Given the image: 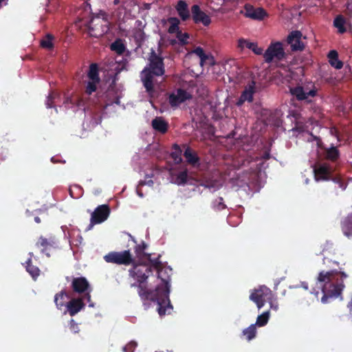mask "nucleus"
I'll return each instance as SVG.
<instances>
[{
  "instance_id": "de8ad7c7",
  "label": "nucleus",
  "mask_w": 352,
  "mask_h": 352,
  "mask_svg": "<svg viewBox=\"0 0 352 352\" xmlns=\"http://www.w3.org/2000/svg\"><path fill=\"white\" fill-rule=\"evenodd\" d=\"M69 329L72 332L76 333L79 331V327L78 324L74 319H71L69 321Z\"/></svg>"
},
{
  "instance_id": "7c9ffc66",
  "label": "nucleus",
  "mask_w": 352,
  "mask_h": 352,
  "mask_svg": "<svg viewBox=\"0 0 352 352\" xmlns=\"http://www.w3.org/2000/svg\"><path fill=\"white\" fill-rule=\"evenodd\" d=\"M326 159L331 162L337 161L340 157V151L336 146L327 148L325 152Z\"/></svg>"
},
{
  "instance_id": "9b49d317",
  "label": "nucleus",
  "mask_w": 352,
  "mask_h": 352,
  "mask_svg": "<svg viewBox=\"0 0 352 352\" xmlns=\"http://www.w3.org/2000/svg\"><path fill=\"white\" fill-rule=\"evenodd\" d=\"M241 13L247 18L258 21L263 20L267 16V12L263 8H255L249 3L244 6V10Z\"/></svg>"
},
{
  "instance_id": "20e7f679",
  "label": "nucleus",
  "mask_w": 352,
  "mask_h": 352,
  "mask_svg": "<svg viewBox=\"0 0 352 352\" xmlns=\"http://www.w3.org/2000/svg\"><path fill=\"white\" fill-rule=\"evenodd\" d=\"M314 177L316 181L332 180L339 184V187L344 190L346 185L340 177H333L331 166L327 163H318L313 166Z\"/></svg>"
},
{
  "instance_id": "6e6d98bb",
  "label": "nucleus",
  "mask_w": 352,
  "mask_h": 352,
  "mask_svg": "<svg viewBox=\"0 0 352 352\" xmlns=\"http://www.w3.org/2000/svg\"><path fill=\"white\" fill-rule=\"evenodd\" d=\"M137 193L140 197H143V193L139 189H137Z\"/></svg>"
},
{
  "instance_id": "bb28decb",
  "label": "nucleus",
  "mask_w": 352,
  "mask_h": 352,
  "mask_svg": "<svg viewBox=\"0 0 352 352\" xmlns=\"http://www.w3.org/2000/svg\"><path fill=\"white\" fill-rule=\"evenodd\" d=\"M69 298V295L65 290L57 293L54 296V302L57 309H62L63 307H66L67 302L65 299H68Z\"/></svg>"
},
{
  "instance_id": "aec40b11",
  "label": "nucleus",
  "mask_w": 352,
  "mask_h": 352,
  "mask_svg": "<svg viewBox=\"0 0 352 352\" xmlns=\"http://www.w3.org/2000/svg\"><path fill=\"white\" fill-rule=\"evenodd\" d=\"M291 94L296 96L298 100H304L308 98L309 96L314 97L316 95V89H313L308 92L304 91L303 87L298 86L290 89Z\"/></svg>"
},
{
  "instance_id": "f3484780",
  "label": "nucleus",
  "mask_w": 352,
  "mask_h": 352,
  "mask_svg": "<svg viewBox=\"0 0 352 352\" xmlns=\"http://www.w3.org/2000/svg\"><path fill=\"white\" fill-rule=\"evenodd\" d=\"M142 81L147 92H152L154 89V74L144 67L142 73Z\"/></svg>"
},
{
  "instance_id": "a18cd8bd",
  "label": "nucleus",
  "mask_w": 352,
  "mask_h": 352,
  "mask_svg": "<svg viewBox=\"0 0 352 352\" xmlns=\"http://www.w3.org/2000/svg\"><path fill=\"white\" fill-rule=\"evenodd\" d=\"M56 96H57V94L54 93V92H52V93H50L49 94V96H47L46 102H45L47 108H52V107H54V104H54V100L55 99Z\"/></svg>"
},
{
  "instance_id": "4d7b16f0",
  "label": "nucleus",
  "mask_w": 352,
  "mask_h": 352,
  "mask_svg": "<svg viewBox=\"0 0 352 352\" xmlns=\"http://www.w3.org/2000/svg\"><path fill=\"white\" fill-rule=\"evenodd\" d=\"M150 7H151V5L149 3H145L144 4V8L145 9L148 10V9H150Z\"/></svg>"
},
{
  "instance_id": "4c0bfd02",
  "label": "nucleus",
  "mask_w": 352,
  "mask_h": 352,
  "mask_svg": "<svg viewBox=\"0 0 352 352\" xmlns=\"http://www.w3.org/2000/svg\"><path fill=\"white\" fill-rule=\"evenodd\" d=\"M345 21L342 16H338L333 21V25L338 29V32L340 34L344 33L346 30L344 27Z\"/></svg>"
},
{
  "instance_id": "f704fd0d",
  "label": "nucleus",
  "mask_w": 352,
  "mask_h": 352,
  "mask_svg": "<svg viewBox=\"0 0 352 352\" xmlns=\"http://www.w3.org/2000/svg\"><path fill=\"white\" fill-rule=\"evenodd\" d=\"M54 36L52 34H46V36L41 41V46L47 50H52L54 48Z\"/></svg>"
},
{
  "instance_id": "6ab92c4d",
  "label": "nucleus",
  "mask_w": 352,
  "mask_h": 352,
  "mask_svg": "<svg viewBox=\"0 0 352 352\" xmlns=\"http://www.w3.org/2000/svg\"><path fill=\"white\" fill-rule=\"evenodd\" d=\"M89 287V282L85 277L74 278L72 281V288L74 292L84 293L87 291Z\"/></svg>"
},
{
  "instance_id": "0e129e2a",
  "label": "nucleus",
  "mask_w": 352,
  "mask_h": 352,
  "mask_svg": "<svg viewBox=\"0 0 352 352\" xmlns=\"http://www.w3.org/2000/svg\"><path fill=\"white\" fill-rule=\"evenodd\" d=\"M3 0H0V3L2 2Z\"/></svg>"
},
{
  "instance_id": "ea45409f",
  "label": "nucleus",
  "mask_w": 352,
  "mask_h": 352,
  "mask_svg": "<svg viewBox=\"0 0 352 352\" xmlns=\"http://www.w3.org/2000/svg\"><path fill=\"white\" fill-rule=\"evenodd\" d=\"M269 318L270 311H265L257 317L255 324L258 327H263L267 323Z\"/></svg>"
},
{
  "instance_id": "c85d7f7f",
  "label": "nucleus",
  "mask_w": 352,
  "mask_h": 352,
  "mask_svg": "<svg viewBox=\"0 0 352 352\" xmlns=\"http://www.w3.org/2000/svg\"><path fill=\"white\" fill-rule=\"evenodd\" d=\"M328 58L330 65L336 69H340L343 67V63L338 59V54L336 50H331Z\"/></svg>"
},
{
  "instance_id": "5fc2aeb1",
  "label": "nucleus",
  "mask_w": 352,
  "mask_h": 352,
  "mask_svg": "<svg viewBox=\"0 0 352 352\" xmlns=\"http://www.w3.org/2000/svg\"><path fill=\"white\" fill-rule=\"evenodd\" d=\"M34 221H35V222H36V223H41V219H40L38 217H34Z\"/></svg>"
},
{
  "instance_id": "b1692460",
  "label": "nucleus",
  "mask_w": 352,
  "mask_h": 352,
  "mask_svg": "<svg viewBox=\"0 0 352 352\" xmlns=\"http://www.w3.org/2000/svg\"><path fill=\"white\" fill-rule=\"evenodd\" d=\"M341 229L344 236H352V212L342 220Z\"/></svg>"
},
{
  "instance_id": "72a5a7b5",
  "label": "nucleus",
  "mask_w": 352,
  "mask_h": 352,
  "mask_svg": "<svg viewBox=\"0 0 352 352\" xmlns=\"http://www.w3.org/2000/svg\"><path fill=\"white\" fill-rule=\"evenodd\" d=\"M160 257L161 256L158 255L157 258H153L151 254H148L144 259L148 261V263L147 264L151 267V270L153 267L156 270L163 265L160 261Z\"/></svg>"
},
{
  "instance_id": "a878e982",
  "label": "nucleus",
  "mask_w": 352,
  "mask_h": 352,
  "mask_svg": "<svg viewBox=\"0 0 352 352\" xmlns=\"http://www.w3.org/2000/svg\"><path fill=\"white\" fill-rule=\"evenodd\" d=\"M152 126L161 133H165L168 131V123L161 117H157L152 120Z\"/></svg>"
},
{
  "instance_id": "393cba45",
  "label": "nucleus",
  "mask_w": 352,
  "mask_h": 352,
  "mask_svg": "<svg viewBox=\"0 0 352 352\" xmlns=\"http://www.w3.org/2000/svg\"><path fill=\"white\" fill-rule=\"evenodd\" d=\"M29 255L30 258L25 262V269L26 271L32 277V278L36 280L39 276L41 271L38 267L32 264V257L33 256V253L30 252Z\"/></svg>"
},
{
  "instance_id": "052dcab7",
  "label": "nucleus",
  "mask_w": 352,
  "mask_h": 352,
  "mask_svg": "<svg viewBox=\"0 0 352 352\" xmlns=\"http://www.w3.org/2000/svg\"><path fill=\"white\" fill-rule=\"evenodd\" d=\"M145 184V182H142L141 181L140 183H139V186H144Z\"/></svg>"
},
{
  "instance_id": "4468645a",
  "label": "nucleus",
  "mask_w": 352,
  "mask_h": 352,
  "mask_svg": "<svg viewBox=\"0 0 352 352\" xmlns=\"http://www.w3.org/2000/svg\"><path fill=\"white\" fill-rule=\"evenodd\" d=\"M190 98L191 96L186 90L178 89L176 93H172L169 95L168 102L171 107H177Z\"/></svg>"
},
{
  "instance_id": "c03bdc74",
  "label": "nucleus",
  "mask_w": 352,
  "mask_h": 352,
  "mask_svg": "<svg viewBox=\"0 0 352 352\" xmlns=\"http://www.w3.org/2000/svg\"><path fill=\"white\" fill-rule=\"evenodd\" d=\"M177 38L179 41V44L182 45H184L188 43V39L189 38V34L188 33H182V32H178L177 34Z\"/></svg>"
},
{
  "instance_id": "412c9836",
  "label": "nucleus",
  "mask_w": 352,
  "mask_h": 352,
  "mask_svg": "<svg viewBox=\"0 0 352 352\" xmlns=\"http://www.w3.org/2000/svg\"><path fill=\"white\" fill-rule=\"evenodd\" d=\"M184 156L188 164L194 167L199 166L200 158L197 152L192 150L190 146H186L184 152Z\"/></svg>"
},
{
  "instance_id": "bf43d9fd",
  "label": "nucleus",
  "mask_w": 352,
  "mask_h": 352,
  "mask_svg": "<svg viewBox=\"0 0 352 352\" xmlns=\"http://www.w3.org/2000/svg\"><path fill=\"white\" fill-rule=\"evenodd\" d=\"M311 293L314 294H315V296L318 298V294H319V292H318V291H317V292H311Z\"/></svg>"
},
{
  "instance_id": "6e6552de",
  "label": "nucleus",
  "mask_w": 352,
  "mask_h": 352,
  "mask_svg": "<svg viewBox=\"0 0 352 352\" xmlns=\"http://www.w3.org/2000/svg\"><path fill=\"white\" fill-rule=\"evenodd\" d=\"M104 260L109 263L129 265L133 263L134 258L130 250H127L122 252H110L104 256Z\"/></svg>"
},
{
  "instance_id": "13d9d810",
  "label": "nucleus",
  "mask_w": 352,
  "mask_h": 352,
  "mask_svg": "<svg viewBox=\"0 0 352 352\" xmlns=\"http://www.w3.org/2000/svg\"><path fill=\"white\" fill-rule=\"evenodd\" d=\"M120 0H113V5L117 6L120 3Z\"/></svg>"
},
{
  "instance_id": "8fccbe9b",
  "label": "nucleus",
  "mask_w": 352,
  "mask_h": 352,
  "mask_svg": "<svg viewBox=\"0 0 352 352\" xmlns=\"http://www.w3.org/2000/svg\"><path fill=\"white\" fill-rule=\"evenodd\" d=\"M268 302L270 305V308L271 309H274L275 311L278 310V305L277 302H276L274 300V298L272 300L271 302Z\"/></svg>"
},
{
  "instance_id": "0eeeda50",
  "label": "nucleus",
  "mask_w": 352,
  "mask_h": 352,
  "mask_svg": "<svg viewBox=\"0 0 352 352\" xmlns=\"http://www.w3.org/2000/svg\"><path fill=\"white\" fill-rule=\"evenodd\" d=\"M148 63L145 68L151 71L155 76H162L165 74L164 58L154 50H151L148 58Z\"/></svg>"
},
{
  "instance_id": "09e8293b",
  "label": "nucleus",
  "mask_w": 352,
  "mask_h": 352,
  "mask_svg": "<svg viewBox=\"0 0 352 352\" xmlns=\"http://www.w3.org/2000/svg\"><path fill=\"white\" fill-rule=\"evenodd\" d=\"M120 97H119V96H115V98H114L112 100H111L109 99V102L107 104V106H108V105H111V104H114V103H115V104H120Z\"/></svg>"
},
{
  "instance_id": "37998d69",
  "label": "nucleus",
  "mask_w": 352,
  "mask_h": 352,
  "mask_svg": "<svg viewBox=\"0 0 352 352\" xmlns=\"http://www.w3.org/2000/svg\"><path fill=\"white\" fill-rule=\"evenodd\" d=\"M100 81L91 80L88 82L85 92L87 95H91L93 92L96 90V85Z\"/></svg>"
},
{
  "instance_id": "79ce46f5",
  "label": "nucleus",
  "mask_w": 352,
  "mask_h": 352,
  "mask_svg": "<svg viewBox=\"0 0 352 352\" xmlns=\"http://www.w3.org/2000/svg\"><path fill=\"white\" fill-rule=\"evenodd\" d=\"M188 173L187 170H184L179 173L175 178V183L178 185H184L187 182Z\"/></svg>"
},
{
  "instance_id": "ddd939ff",
  "label": "nucleus",
  "mask_w": 352,
  "mask_h": 352,
  "mask_svg": "<svg viewBox=\"0 0 352 352\" xmlns=\"http://www.w3.org/2000/svg\"><path fill=\"white\" fill-rule=\"evenodd\" d=\"M56 245V240L55 236H50L48 238L41 236L35 245L37 248L41 250V253L46 254L47 256H50L47 250L52 248H54Z\"/></svg>"
},
{
  "instance_id": "dca6fc26",
  "label": "nucleus",
  "mask_w": 352,
  "mask_h": 352,
  "mask_svg": "<svg viewBox=\"0 0 352 352\" xmlns=\"http://www.w3.org/2000/svg\"><path fill=\"white\" fill-rule=\"evenodd\" d=\"M85 305L82 298H72L67 302V309L65 311L64 314L68 312L71 316H74L83 309Z\"/></svg>"
},
{
  "instance_id": "3c124183",
  "label": "nucleus",
  "mask_w": 352,
  "mask_h": 352,
  "mask_svg": "<svg viewBox=\"0 0 352 352\" xmlns=\"http://www.w3.org/2000/svg\"><path fill=\"white\" fill-rule=\"evenodd\" d=\"M116 93L113 88H109L108 89L107 91V97L109 98L111 95H115Z\"/></svg>"
},
{
  "instance_id": "7ed1b4c3",
  "label": "nucleus",
  "mask_w": 352,
  "mask_h": 352,
  "mask_svg": "<svg viewBox=\"0 0 352 352\" xmlns=\"http://www.w3.org/2000/svg\"><path fill=\"white\" fill-rule=\"evenodd\" d=\"M131 265L132 267L129 269V274L137 281L131 287L138 288V293L142 300L151 301L152 290L148 289L146 285V280L152 274L151 267L146 263L136 262L135 260Z\"/></svg>"
},
{
  "instance_id": "f8f14e48",
  "label": "nucleus",
  "mask_w": 352,
  "mask_h": 352,
  "mask_svg": "<svg viewBox=\"0 0 352 352\" xmlns=\"http://www.w3.org/2000/svg\"><path fill=\"white\" fill-rule=\"evenodd\" d=\"M191 15L195 23H202L208 26L211 23L210 17L201 10L199 5L195 4L191 7Z\"/></svg>"
},
{
  "instance_id": "9d476101",
  "label": "nucleus",
  "mask_w": 352,
  "mask_h": 352,
  "mask_svg": "<svg viewBox=\"0 0 352 352\" xmlns=\"http://www.w3.org/2000/svg\"><path fill=\"white\" fill-rule=\"evenodd\" d=\"M110 211V208L107 204L98 206L91 213V225L101 223L107 220Z\"/></svg>"
},
{
  "instance_id": "49530a36",
  "label": "nucleus",
  "mask_w": 352,
  "mask_h": 352,
  "mask_svg": "<svg viewBox=\"0 0 352 352\" xmlns=\"http://www.w3.org/2000/svg\"><path fill=\"white\" fill-rule=\"evenodd\" d=\"M138 344L135 341L129 342L126 345L123 347L124 352H133Z\"/></svg>"
},
{
  "instance_id": "39448f33",
  "label": "nucleus",
  "mask_w": 352,
  "mask_h": 352,
  "mask_svg": "<svg viewBox=\"0 0 352 352\" xmlns=\"http://www.w3.org/2000/svg\"><path fill=\"white\" fill-rule=\"evenodd\" d=\"M91 36L99 38L109 31L108 22L100 16L92 17L88 22H85Z\"/></svg>"
},
{
  "instance_id": "a19ab883",
  "label": "nucleus",
  "mask_w": 352,
  "mask_h": 352,
  "mask_svg": "<svg viewBox=\"0 0 352 352\" xmlns=\"http://www.w3.org/2000/svg\"><path fill=\"white\" fill-rule=\"evenodd\" d=\"M193 53H195L197 56L200 58V63L201 65L206 61L207 59L209 58V56L206 54L204 50L201 47H197L193 50Z\"/></svg>"
},
{
  "instance_id": "5701e85b",
  "label": "nucleus",
  "mask_w": 352,
  "mask_h": 352,
  "mask_svg": "<svg viewBox=\"0 0 352 352\" xmlns=\"http://www.w3.org/2000/svg\"><path fill=\"white\" fill-rule=\"evenodd\" d=\"M175 9L182 21H186L190 19V12L188 8V4L185 1L179 0L175 6Z\"/></svg>"
},
{
  "instance_id": "cd10ccee",
  "label": "nucleus",
  "mask_w": 352,
  "mask_h": 352,
  "mask_svg": "<svg viewBox=\"0 0 352 352\" xmlns=\"http://www.w3.org/2000/svg\"><path fill=\"white\" fill-rule=\"evenodd\" d=\"M126 45L124 41L121 38H116L111 45L110 50L116 52L118 55H122L126 51Z\"/></svg>"
},
{
  "instance_id": "473e14b6",
  "label": "nucleus",
  "mask_w": 352,
  "mask_h": 352,
  "mask_svg": "<svg viewBox=\"0 0 352 352\" xmlns=\"http://www.w3.org/2000/svg\"><path fill=\"white\" fill-rule=\"evenodd\" d=\"M87 76L91 80L100 81L98 67L97 64L92 63L90 65Z\"/></svg>"
},
{
  "instance_id": "e2e57ef3",
  "label": "nucleus",
  "mask_w": 352,
  "mask_h": 352,
  "mask_svg": "<svg viewBox=\"0 0 352 352\" xmlns=\"http://www.w3.org/2000/svg\"><path fill=\"white\" fill-rule=\"evenodd\" d=\"M143 34H144V32H142L140 31V35H142Z\"/></svg>"
},
{
  "instance_id": "c756f323",
  "label": "nucleus",
  "mask_w": 352,
  "mask_h": 352,
  "mask_svg": "<svg viewBox=\"0 0 352 352\" xmlns=\"http://www.w3.org/2000/svg\"><path fill=\"white\" fill-rule=\"evenodd\" d=\"M147 248V245L145 242L142 241L141 243L135 245L134 251L136 254L137 258L139 260H143L146 257L149 253L145 252V250Z\"/></svg>"
},
{
  "instance_id": "a211bd4d",
  "label": "nucleus",
  "mask_w": 352,
  "mask_h": 352,
  "mask_svg": "<svg viewBox=\"0 0 352 352\" xmlns=\"http://www.w3.org/2000/svg\"><path fill=\"white\" fill-rule=\"evenodd\" d=\"M254 93V82H252V85H250L246 87L242 91L239 98L236 102V106H242L245 102H252L253 101V95Z\"/></svg>"
},
{
  "instance_id": "423d86ee",
  "label": "nucleus",
  "mask_w": 352,
  "mask_h": 352,
  "mask_svg": "<svg viewBox=\"0 0 352 352\" xmlns=\"http://www.w3.org/2000/svg\"><path fill=\"white\" fill-rule=\"evenodd\" d=\"M273 298L272 290L264 285L254 289L250 295V299L256 303L258 309L264 306L265 302H271Z\"/></svg>"
},
{
  "instance_id": "f257e3e1",
  "label": "nucleus",
  "mask_w": 352,
  "mask_h": 352,
  "mask_svg": "<svg viewBox=\"0 0 352 352\" xmlns=\"http://www.w3.org/2000/svg\"><path fill=\"white\" fill-rule=\"evenodd\" d=\"M347 277L348 275L345 272L337 270L320 272L317 281L320 284L323 294L321 302L326 304L329 302V299L341 296L345 288L343 280Z\"/></svg>"
},
{
  "instance_id": "1a4fd4ad",
  "label": "nucleus",
  "mask_w": 352,
  "mask_h": 352,
  "mask_svg": "<svg viewBox=\"0 0 352 352\" xmlns=\"http://www.w3.org/2000/svg\"><path fill=\"white\" fill-rule=\"evenodd\" d=\"M265 61L267 63L274 60L280 61L285 57V52L280 42L271 43L263 54Z\"/></svg>"
},
{
  "instance_id": "2f4dec72",
  "label": "nucleus",
  "mask_w": 352,
  "mask_h": 352,
  "mask_svg": "<svg viewBox=\"0 0 352 352\" xmlns=\"http://www.w3.org/2000/svg\"><path fill=\"white\" fill-rule=\"evenodd\" d=\"M173 151L170 153V156L176 164H179L182 162V151L180 148V146L177 144H174L173 145Z\"/></svg>"
},
{
  "instance_id": "4be33fe9",
  "label": "nucleus",
  "mask_w": 352,
  "mask_h": 352,
  "mask_svg": "<svg viewBox=\"0 0 352 352\" xmlns=\"http://www.w3.org/2000/svg\"><path fill=\"white\" fill-rule=\"evenodd\" d=\"M238 47L241 50L245 47L251 50L255 54L261 55L263 54V49L259 47L256 43L250 42L245 38H240L238 41Z\"/></svg>"
},
{
  "instance_id": "58836bf2",
  "label": "nucleus",
  "mask_w": 352,
  "mask_h": 352,
  "mask_svg": "<svg viewBox=\"0 0 352 352\" xmlns=\"http://www.w3.org/2000/svg\"><path fill=\"white\" fill-rule=\"evenodd\" d=\"M212 208L214 210L221 211L226 209L227 206L224 203L223 198L222 197H218L212 201Z\"/></svg>"
},
{
  "instance_id": "680f3d73",
  "label": "nucleus",
  "mask_w": 352,
  "mask_h": 352,
  "mask_svg": "<svg viewBox=\"0 0 352 352\" xmlns=\"http://www.w3.org/2000/svg\"><path fill=\"white\" fill-rule=\"evenodd\" d=\"M69 194H70L71 197H74L73 192L71 189H69Z\"/></svg>"
},
{
  "instance_id": "603ef678",
  "label": "nucleus",
  "mask_w": 352,
  "mask_h": 352,
  "mask_svg": "<svg viewBox=\"0 0 352 352\" xmlns=\"http://www.w3.org/2000/svg\"><path fill=\"white\" fill-rule=\"evenodd\" d=\"M85 299L87 300L88 302H91V295L89 293L86 294ZM89 306L93 307L94 305L92 303H90Z\"/></svg>"
},
{
  "instance_id": "c9c22d12",
  "label": "nucleus",
  "mask_w": 352,
  "mask_h": 352,
  "mask_svg": "<svg viewBox=\"0 0 352 352\" xmlns=\"http://www.w3.org/2000/svg\"><path fill=\"white\" fill-rule=\"evenodd\" d=\"M256 335V324H251L248 328L243 329V336L245 337L246 340L250 341L254 339Z\"/></svg>"
},
{
  "instance_id": "864d4df0",
  "label": "nucleus",
  "mask_w": 352,
  "mask_h": 352,
  "mask_svg": "<svg viewBox=\"0 0 352 352\" xmlns=\"http://www.w3.org/2000/svg\"><path fill=\"white\" fill-rule=\"evenodd\" d=\"M301 287L304 288L305 289H308V284L305 282H302L301 283Z\"/></svg>"
},
{
  "instance_id": "e433bc0d",
  "label": "nucleus",
  "mask_w": 352,
  "mask_h": 352,
  "mask_svg": "<svg viewBox=\"0 0 352 352\" xmlns=\"http://www.w3.org/2000/svg\"><path fill=\"white\" fill-rule=\"evenodd\" d=\"M168 22L170 23V25L168 28V32L170 34H174L176 33L177 34L178 32H181L179 30V21L176 17H170L168 19Z\"/></svg>"
},
{
  "instance_id": "f03ea898",
  "label": "nucleus",
  "mask_w": 352,
  "mask_h": 352,
  "mask_svg": "<svg viewBox=\"0 0 352 352\" xmlns=\"http://www.w3.org/2000/svg\"><path fill=\"white\" fill-rule=\"evenodd\" d=\"M157 277L162 283L152 290L151 301L156 302L157 305V311L160 316L166 314L167 309H173L169 299L170 293V281L172 269L169 267H164L163 265L156 270Z\"/></svg>"
},
{
  "instance_id": "2eb2a0df",
  "label": "nucleus",
  "mask_w": 352,
  "mask_h": 352,
  "mask_svg": "<svg viewBox=\"0 0 352 352\" xmlns=\"http://www.w3.org/2000/svg\"><path fill=\"white\" fill-rule=\"evenodd\" d=\"M302 33L298 30L292 31L287 36V43L292 51H302L304 44L301 41Z\"/></svg>"
}]
</instances>
